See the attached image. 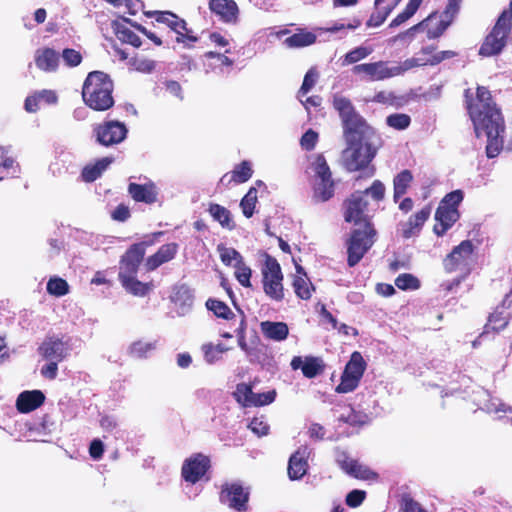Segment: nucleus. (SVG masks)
<instances>
[{
	"instance_id": "f3484780",
	"label": "nucleus",
	"mask_w": 512,
	"mask_h": 512,
	"mask_svg": "<svg viewBox=\"0 0 512 512\" xmlns=\"http://www.w3.org/2000/svg\"><path fill=\"white\" fill-rule=\"evenodd\" d=\"M156 21L167 24L168 27L177 33V42H184L185 39L191 42L198 40L196 36L190 34L186 22L171 12H157Z\"/></svg>"
},
{
	"instance_id": "39448f33",
	"label": "nucleus",
	"mask_w": 512,
	"mask_h": 512,
	"mask_svg": "<svg viewBox=\"0 0 512 512\" xmlns=\"http://www.w3.org/2000/svg\"><path fill=\"white\" fill-rule=\"evenodd\" d=\"M263 290L271 300L280 302L284 298L283 274L278 261L266 254L261 269Z\"/></svg>"
},
{
	"instance_id": "09e8293b",
	"label": "nucleus",
	"mask_w": 512,
	"mask_h": 512,
	"mask_svg": "<svg viewBox=\"0 0 512 512\" xmlns=\"http://www.w3.org/2000/svg\"><path fill=\"white\" fill-rule=\"evenodd\" d=\"M206 307L219 318L229 319L230 316L234 315L231 309L220 300L209 298L206 301Z\"/></svg>"
},
{
	"instance_id": "bb28decb",
	"label": "nucleus",
	"mask_w": 512,
	"mask_h": 512,
	"mask_svg": "<svg viewBox=\"0 0 512 512\" xmlns=\"http://www.w3.org/2000/svg\"><path fill=\"white\" fill-rule=\"evenodd\" d=\"M57 101L58 96L54 90L42 89L27 96L24 107L27 112L34 113L39 109L40 103L51 105L56 104Z\"/></svg>"
},
{
	"instance_id": "ddd939ff",
	"label": "nucleus",
	"mask_w": 512,
	"mask_h": 512,
	"mask_svg": "<svg viewBox=\"0 0 512 512\" xmlns=\"http://www.w3.org/2000/svg\"><path fill=\"white\" fill-rule=\"evenodd\" d=\"M219 500L235 511L244 512L248 508L249 491L239 483H226L221 488Z\"/></svg>"
},
{
	"instance_id": "f8f14e48",
	"label": "nucleus",
	"mask_w": 512,
	"mask_h": 512,
	"mask_svg": "<svg viewBox=\"0 0 512 512\" xmlns=\"http://www.w3.org/2000/svg\"><path fill=\"white\" fill-rule=\"evenodd\" d=\"M367 201L361 192H356L344 203V219L358 228H371V223L365 214Z\"/></svg>"
},
{
	"instance_id": "2eb2a0df",
	"label": "nucleus",
	"mask_w": 512,
	"mask_h": 512,
	"mask_svg": "<svg viewBox=\"0 0 512 512\" xmlns=\"http://www.w3.org/2000/svg\"><path fill=\"white\" fill-rule=\"evenodd\" d=\"M146 244L144 242L131 245L121 257L119 263V278L136 275L139 265L145 255Z\"/></svg>"
},
{
	"instance_id": "20e7f679",
	"label": "nucleus",
	"mask_w": 512,
	"mask_h": 512,
	"mask_svg": "<svg viewBox=\"0 0 512 512\" xmlns=\"http://www.w3.org/2000/svg\"><path fill=\"white\" fill-rule=\"evenodd\" d=\"M512 32V0L509 9L504 10L491 32L485 37L479 49V55L491 57L499 55L507 45V37Z\"/></svg>"
},
{
	"instance_id": "e433bc0d",
	"label": "nucleus",
	"mask_w": 512,
	"mask_h": 512,
	"mask_svg": "<svg viewBox=\"0 0 512 512\" xmlns=\"http://www.w3.org/2000/svg\"><path fill=\"white\" fill-rule=\"evenodd\" d=\"M156 349V341H143L137 340L132 342L127 353L130 357L135 359H145L149 354Z\"/></svg>"
},
{
	"instance_id": "e2e57ef3",
	"label": "nucleus",
	"mask_w": 512,
	"mask_h": 512,
	"mask_svg": "<svg viewBox=\"0 0 512 512\" xmlns=\"http://www.w3.org/2000/svg\"><path fill=\"white\" fill-rule=\"evenodd\" d=\"M314 171L317 176V180L331 179L330 168L322 155H318L314 162Z\"/></svg>"
},
{
	"instance_id": "2f4dec72",
	"label": "nucleus",
	"mask_w": 512,
	"mask_h": 512,
	"mask_svg": "<svg viewBox=\"0 0 512 512\" xmlns=\"http://www.w3.org/2000/svg\"><path fill=\"white\" fill-rule=\"evenodd\" d=\"M127 22L128 20L126 18L115 20L111 24L112 29L120 41L138 48L141 46V40L138 35L126 26Z\"/></svg>"
},
{
	"instance_id": "dca6fc26",
	"label": "nucleus",
	"mask_w": 512,
	"mask_h": 512,
	"mask_svg": "<svg viewBox=\"0 0 512 512\" xmlns=\"http://www.w3.org/2000/svg\"><path fill=\"white\" fill-rule=\"evenodd\" d=\"M352 71L356 75L365 74L369 81L385 80L397 76L398 72L394 66H389V63L384 61L358 64L353 67Z\"/></svg>"
},
{
	"instance_id": "f257e3e1",
	"label": "nucleus",
	"mask_w": 512,
	"mask_h": 512,
	"mask_svg": "<svg viewBox=\"0 0 512 512\" xmlns=\"http://www.w3.org/2000/svg\"><path fill=\"white\" fill-rule=\"evenodd\" d=\"M332 103L341 118L347 143L342 154L344 166L350 172L362 170L376 156L382 143L381 137L355 110L348 98L335 94Z\"/></svg>"
},
{
	"instance_id": "423d86ee",
	"label": "nucleus",
	"mask_w": 512,
	"mask_h": 512,
	"mask_svg": "<svg viewBox=\"0 0 512 512\" xmlns=\"http://www.w3.org/2000/svg\"><path fill=\"white\" fill-rule=\"evenodd\" d=\"M14 430L6 429V431L16 440H35L47 442L44 437L51 435L56 430V424L48 415H45L41 421L28 423L16 422Z\"/></svg>"
},
{
	"instance_id": "6ab92c4d",
	"label": "nucleus",
	"mask_w": 512,
	"mask_h": 512,
	"mask_svg": "<svg viewBox=\"0 0 512 512\" xmlns=\"http://www.w3.org/2000/svg\"><path fill=\"white\" fill-rule=\"evenodd\" d=\"M39 353L46 360L61 362L70 353V347L66 341L56 337L46 339L39 347Z\"/></svg>"
},
{
	"instance_id": "3c124183",
	"label": "nucleus",
	"mask_w": 512,
	"mask_h": 512,
	"mask_svg": "<svg viewBox=\"0 0 512 512\" xmlns=\"http://www.w3.org/2000/svg\"><path fill=\"white\" fill-rule=\"evenodd\" d=\"M346 473L354 478L369 480L376 477V474L372 472L368 467L360 464L358 461L350 463V467Z\"/></svg>"
},
{
	"instance_id": "0eeeda50",
	"label": "nucleus",
	"mask_w": 512,
	"mask_h": 512,
	"mask_svg": "<svg viewBox=\"0 0 512 512\" xmlns=\"http://www.w3.org/2000/svg\"><path fill=\"white\" fill-rule=\"evenodd\" d=\"M128 135V128L124 122L118 120H105L93 127L95 141L104 147H113L121 144Z\"/></svg>"
},
{
	"instance_id": "13d9d810",
	"label": "nucleus",
	"mask_w": 512,
	"mask_h": 512,
	"mask_svg": "<svg viewBox=\"0 0 512 512\" xmlns=\"http://www.w3.org/2000/svg\"><path fill=\"white\" fill-rule=\"evenodd\" d=\"M463 198L464 194L462 190H454L445 195L439 206H444V208L450 209H458V206L463 201Z\"/></svg>"
},
{
	"instance_id": "a18cd8bd",
	"label": "nucleus",
	"mask_w": 512,
	"mask_h": 512,
	"mask_svg": "<svg viewBox=\"0 0 512 512\" xmlns=\"http://www.w3.org/2000/svg\"><path fill=\"white\" fill-rule=\"evenodd\" d=\"M454 16H447L444 13L441 15L440 20L436 23L435 26H432V22L429 23L427 28V37L429 39H435L440 37L444 31L450 26Z\"/></svg>"
},
{
	"instance_id": "aec40b11",
	"label": "nucleus",
	"mask_w": 512,
	"mask_h": 512,
	"mask_svg": "<svg viewBox=\"0 0 512 512\" xmlns=\"http://www.w3.org/2000/svg\"><path fill=\"white\" fill-rule=\"evenodd\" d=\"M209 9L224 23L238 22L239 8L234 0H209Z\"/></svg>"
},
{
	"instance_id": "9d476101",
	"label": "nucleus",
	"mask_w": 512,
	"mask_h": 512,
	"mask_svg": "<svg viewBox=\"0 0 512 512\" xmlns=\"http://www.w3.org/2000/svg\"><path fill=\"white\" fill-rule=\"evenodd\" d=\"M374 229L371 228H355L352 231L351 237L347 246V263L349 267L356 266L363 258L365 253L373 245Z\"/></svg>"
},
{
	"instance_id": "37998d69",
	"label": "nucleus",
	"mask_w": 512,
	"mask_h": 512,
	"mask_svg": "<svg viewBox=\"0 0 512 512\" xmlns=\"http://www.w3.org/2000/svg\"><path fill=\"white\" fill-rule=\"evenodd\" d=\"M422 0H409L403 12L399 13L390 23V27H398L409 20L418 10Z\"/></svg>"
},
{
	"instance_id": "8fccbe9b",
	"label": "nucleus",
	"mask_w": 512,
	"mask_h": 512,
	"mask_svg": "<svg viewBox=\"0 0 512 512\" xmlns=\"http://www.w3.org/2000/svg\"><path fill=\"white\" fill-rule=\"evenodd\" d=\"M247 427L258 437L267 436L270 431V426L264 415L253 417Z\"/></svg>"
},
{
	"instance_id": "de8ad7c7",
	"label": "nucleus",
	"mask_w": 512,
	"mask_h": 512,
	"mask_svg": "<svg viewBox=\"0 0 512 512\" xmlns=\"http://www.w3.org/2000/svg\"><path fill=\"white\" fill-rule=\"evenodd\" d=\"M373 52L371 47L359 46L345 54L342 65H350L365 59Z\"/></svg>"
},
{
	"instance_id": "864d4df0",
	"label": "nucleus",
	"mask_w": 512,
	"mask_h": 512,
	"mask_svg": "<svg viewBox=\"0 0 512 512\" xmlns=\"http://www.w3.org/2000/svg\"><path fill=\"white\" fill-rule=\"evenodd\" d=\"M217 250L220 254L221 261L225 265H232L233 261H235V263L243 261L242 255L234 248L218 245Z\"/></svg>"
},
{
	"instance_id": "473e14b6",
	"label": "nucleus",
	"mask_w": 512,
	"mask_h": 512,
	"mask_svg": "<svg viewBox=\"0 0 512 512\" xmlns=\"http://www.w3.org/2000/svg\"><path fill=\"white\" fill-rule=\"evenodd\" d=\"M208 212L213 218V220L217 221L222 228L230 231L235 229L236 225L232 218V214L224 206H221L216 203H211L209 205Z\"/></svg>"
},
{
	"instance_id": "5fc2aeb1",
	"label": "nucleus",
	"mask_w": 512,
	"mask_h": 512,
	"mask_svg": "<svg viewBox=\"0 0 512 512\" xmlns=\"http://www.w3.org/2000/svg\"><path fill=\"white\" fill-rule=\"evenodd\" d=\"M395 285L401 290H416L420 287V281L412 274L403 273L395 279Z\"/></svg>"
},
{
	"instance_id": "6e6d98bb",
	"label": "nucleus",
	"mask_w": 512,
	"mask_h": 512,
	"mask_svg": "<svg viewBox=\"0 0 512 512\" xmlns=\"http://www.w3.org/2000/svg\"><path fill=\"white\" fill-rule=\"evenodd\" d=\"M483 409L488 413L494 414L512 412V408L510 406L503 403L501 399L492 396H489Z\"/></svg>"
},
{
	"instance_id": "393cba45",
	"label": "nucleus",
	"mask_w": 512,
	"mask_h": 512,
	"mask_svg": "<svg viewBox=\"0 0 512 512\" xmlns=\"http://www.w3.org/2000/svg\"><path fill=\"white\" fill-rule=\"evenodd\" d=\"M177 252L178 245L176 243L162 245L155 254L146 259L145 267L147 271H154L162 264L171 261L175 258Z\"/></svg>"
},
{
	"instance_id": "c9c22d12",
	"label": "nucleus",
	"mask_w": 512,
	"mask_h": 512,
	"mask_svg": "<svg viewBox=\"0 0 512 512\" xmlns=\"http://www.w3.org/2000/svg\"><path fill=\"white\" fill-rule=\"evenodd\" d=\"M296 270L298 275H296L293 280L294 291L299 298L308 300L312 295V284L301 266H296Z\"/></svg>"
},
{
	"instance_id": "cd10ccee",
	"label": "nucleus",
	"mask_w": 512,
	"mask_h": 512,
	"mask_svg": "<svg viewBox=\"0 0 512 512\" xmlns=\"http://www.w3.org/2000/svg\"><path fill=\"white\" fill-rule=\"evenodd\" d=\"M430 213L431 209L429 207H424L412 215L407 222L401 224L403 237L409 239L417 235L422 229L424 223L428 220Z\"/></svg>"
},
{
	"instance_id": "b1692460",
	"label": "nucleus",
	"mask_w": 512,
	"mask_h": 512,
	"mask_svg": "<svg viewBox=\"0 0 512 512\" xmlns=\"http://www.w3.org/2000/svg\"><path fill=\"white\" fill-rule=\"evenodd\" d=\"M460 213L458 209L444 208L438 206L435 213V220L437 223L434 225L433 231L436 235L442 236L450 229L454 223L459 219Z\"/></svg>"
},
{
	"instance_id": "4468645a",
	"label": "nucleus",
	"mask_w": 512,
	"mask_h": 512,
	"mask_svg": "<svg viewBox=\"0 0 512 512\" xmlns=\"http://www.w3.org/2000/svg\"><path fill=\"white\" fill-rule=\"evenodd\" d=\"M210 468L209 457L197 453L187 458L182 465V478L189 484H196Z\"/></svg>"
},
{
	"instance_id": "49530a36",
	"label": "nucleus",
	"mask_w": 512,
	"mask_h": 512,
	"mask_svg": "<svg viewBox=\"0 0 512 512\" xmlns=\"http://www.w3.org/2000/svg\"><path fill=\"white\" fill-rule=\"evenodd\" d=\"M46 290L50 295L61 297L68 294L69 285L66 280L54 276L48 280Z\"/></svg>"
},
{
	"instance_id": "72a5a7b5",
	"label": "nucleus",
	"mask_w": 512,
	"mask_h": 512,
	"mask_svg": "<svg viewBox=\"0 0 512 512\" xmlns=\"http://www.w3.org/2000/svg\"><path fill=\"white\" fill-rule=\"evenodd\" d=\"M119 280L128 293L138 297L146 296L153 288L151 283L139 281L136 275L119 278Z\"/></svg>"
},
{
	"instance_id": "4be33fe9",
	"label": "nucleus",
	"mask_w": 512,
	"mask_h": 512,
	"mask_svg": "<svg viewBox=\"0 0 512 512\" xmlns=\"http://www.w3.org/2000/svg\"><path fill=\"white\" fill-rule=\"evenodd\" d=\"M36 67L46 73H54L60 64V54L50 47L38 48L34 53Z\"/></svg>"
},
{
	"instance_id": "bf43d9fd",
	"label": "nucleus",
	"mask_w": 512,
	"mask_h": 512,
	"mask_svg": "<svg viewBox=\"0 0 512 512\" xmlns=\"http://www.w3.org/2000/svg\"><path fill=\"white\" fill-rule=\"evenodd\" d=\"M234 267L236 269L235 276L239 283L244 287H250V278L252 274L251 269L248 266H246L243 261H241L240 263H234Z\"/></svg>"
},
{
	"instance_id": "5701e85b",
	"label": "nucleus",
	"mask_w": 512,
	"mask_h": 512,
	"mask_svg": "<svg viewBox=\"0 0 512 512\" xmlns=\"http://www.w3.org/2000/svg\"><path fill=\"white\" fill-rule=\"evenodd\" d=\"M128 193L136 202L153 204L157 201L158 191L154 182L149 181L145 184L130 183Z\"/></svg>"
},
{
	"instance_id": "a211bd4d",
	"label": "nucleus",
	"mask_w": 512,
	"mask_h": 512,
	"mask_svg": "<svg viewBox=\"0 0 512 512\" xmlns=\"http://www.w3.org/2000/svg\"><path fill=\"white\" fill-rule=\"evenodd\" d=\"M312 450L308 446H301L289 458L288 476L291 480H300L308 470V458Z\"/></svg>"
},
{
	"instance_id": "ea45409f",
	"label": "nucleus",
	"mask_w": 512,
	"mask_h": 512,
	"mask_svg": "<svg viewBox=\"0 0 512 512\" xmlns=\"http://www.w3.org/2000/svg\"><path fill=\"white\" fill-rule=\"evenodd\" d=\"M316 41V35L308 31H300L287 37L284 43L290 48H301L312 45Z\"/></svg>"
},
{
	"instance_id": "9b49d317",
	"label": "nucleus",
	"mask_w": 512,
	"mask_h": 512,
	"mask_svg": "<svg viewBox=\"0 0 512 512\" xmlns=\"http://www.w3.org/2000/svg\"><path fill=\"white\" fill-rule=\"evenodd\" d=\"M366 369V363L362 355L355 351L345 366L341 376V382L336 387L338 393H348L355 390Z\"/></svg>"
},
{
	"instance_id": "6e6552de",
	"label": "nucleus",
	"mask_w": 512,
	"mask_h": 512,
	"mask_svg": "<svg viewBox=\"0 0 512 512\" xmlns=\"http://www.w3.org/2000/svg\"><path fill=\"white\" fill-rule=\"evenodd\" d=\"M510 318H512V290L505 295L501 304L498 305L494 312L490 314L488 323L484 327V331L476 340L473 341V347L476 348L480 345L481 341L489 336L490 331L495 333L504 329Z\"/></svg>"
},
{
	"instance_id": "338daca9",
	"label": "nucleus",
	"mask_w": 512,
	"mask_h": 512,
	"mask_svg": "<svg viewBox=\"0 0 512 512\" xmlns=\"http://www.w3.org/2000/svg\"><path fill=\"white\" fill-rule=\"evenodd\" d=\"M375 11L371 14L370 18L366 22L367 27H378L389 16L391 11H388L384 6L374 7Z\"/></svg>"
},
{
	"instance_id": "79ce46f5",
	"label": "nucleus",
	"mask_w": 512,
	"mask_h": 512,
	"mask_svg": "<svg viewBox=\"0 0 512 512\" xmlns=\"http://www.w3.org/2000/svg\"><path fill=\"white\" fill-rule=\"evenodd\" d=\"M252 175L253 169L251 162L244 160L234 167L231 180L236 183H245L252 177Z\"/></svg>"
},
{
	"instance_id": "c85d7f7f",
	"label": "nucleus",
	"mask_w": 512,
	"mask_h": 512,
	"mask_svg": "<svg viewBox=\"0 0 512 512\" xmlns=\"http://www.w3.org/2000/svg\"><path fill=\"white\" fill-rule=\"evenodd\" d=\"M171 299L175 305L178 306V314L185 315L190 311L193 305L194 296L191 289L182 284L174 288Z\"/></svg>"
},
{
	"instance_id": "680f3d73",
	"label": "nucleus",
	"mask_w": 512,
	"mask_h": 512,
	"mask_svg": "<svg viewBox=\"0 0 512 512\" xmlns=\"http://www.w3.org/2000/svg\"><path fill=\"white\" fill-rule=\"evenodd\" d=\"M318 73L314 69H310L304 76L303 83L298 91V97H304L316 84Z\"/></svg>"
},
{
	"instance_id": "a878e982",
	"label": "nucleus",
	"mask_w": 512,
	"mask_h": 512,
	"mask_svg": "<svg viewBox=\"0 0 512 512\" xmlns=\"http://www.w3.org/2000/svg\"><path fill=\"white\" fill-rule=\"evenodd\" d=\"M45 400V395L40 390L21 392L16 400L17 410L21 413L31 412L40 407Z\"/></svg>"
},
{
	"instance_id": "774afa93",
	"label": "nucleus",
	"mask_w": 512,
	"mask_h": 512,
	"mask_svg": "<svg viewBox=\"0 0 512 512\" xmlns=\"http://www.w3.org/2000/svg\"><path fill=\"white\" fill-rule=\"evenodd\" d=\"M276 390H270L263 393H254L252 407H260L273 403L276 398Z\"/></svg>"
},
{
	"instance_id": "4c0bfd02",
	"label": "nucleus",
	"mask_w": 512,
	"mask_h": 512,
	"mask_svg": "<svg viewBox=\"0 0 512 512\" xmlns=\"http://www.w3.org/2000/svg\"><path fill=\"white\" fill-rule=\"evenodd\" d=\"M413 175L411 171L405 169L398 173L393 180L394 186V201L398 202L399 199L407 192L410 184L412 183Z\"/></svg>"
},
{
	"instance_id": "4d7b16f0",
	"label": "nucleus",
	"mask_w": 512,
	"mask_h": 512,
	"mask_svg": "<svg viewBox=\"0 0 512 512\" xmlns=\"http://www.w3.org/2000/svg\"><path fill=\"white\" fill-rule=\"evenodd\" d=\"M65 66L69 68L77 67L81 64L83 57L82 54L72 48H65L60 54Z\"/></svg>"
},
{
	"instance_id": "c03bdc74",
	"label": "nucleus",
	"mask_w": 512,
	"mask_h": 512,
	"mask_svg": "<svg viewBox=\"0 0 512 512\" xmlns=\"http://www.w3.org/2000/svg\"><path fill=\"white\" fill-rule=\"evenodd\" d=\"M256 203L257 190L255 187H251L240 201V207L242 209L243 215L246 218H251L253 216Z\"/></svg>"
},
{
	"instance_id": "c756f323",
	"label": "nucleus",
	"mask_w": 512,
	"mask_h": 512,
	"mask_svg": "<svg viewBox=\"0 0 512 512\" xmlns=\"http://www.w3.org/2000/svg\"><path fill=\"white\" fill-rule=\"evenodd\" d=\"M260 329L266 339L276 342L284 341L289 334L288 325L284 322L263 321Z\"/></svg>"
},
{
	"instance_id": "052dcab7",
	"label": "nucleus",
	"mask_w": 512,
	"mask_h": 512,
	"mask_svg": "<svg viewBox=\"0 0 512 512\" xmlns=\"http://www.w3.org/2000/svg\"><path fill=\"white\" fill-rule=\"evenodd\" d=\"M131 65L138 72L151 73L156 68L157 62L146 57H136L131 60Z\"/></svg>"
},
{
	"instance_id": "f03ea898",
	"label": "nucleus",
	"mask_w": 512,
	"mask_h": 512,
	"mask_svg": "<svg viewBox=\"0 0 512 512\" xmlns=\"http://www.w3.org/2000/svg\"><path fill=\"white\" fill-rule=\"evenodd\" d=\"M476 98L477 104L468 106L469 115L476 136H486L487 138V157L495 158L503 149L504 119L486 87L479 86L477 88Z\"/></svg>"
},
{
	"instance_id": "0e129e2a",
	"label": "nucleus",
	"mask_w": 512,
	"mask_h": 512,
	"mask_svg": "<svg viewBox=\"0 0 512 512\" xmlns=\"http://www.w3.org/2000/svg\"><path fill=\"white\" fill-rule=\"evenodd\" d=\"M347 411V424L352 426H361L369 421V417L362 412L355 411L351 406H345Z\"/></svg>"
},
{
	"instance_id": "69168bd1",
	"label": "nucleus",
	"mask_w": 512,
	"mask_h": 512,
	"mask_svg": "<svg viewBox=\"0 0 512 512\" xmlns=\"http://www.w3.org/2000/svg\"><path fill=\"white\" fill-rule=\"evenodd\" d=\"M201 350L203 352L205 362L209 365H213L222 359L220 350L214 347V344L212 343L203 344Z\"/></svg>"
},
{
	"instance_id": "603ef678",
	"label": "nucleus",
	"mask_w": 512,
	"mask_h": 512,
	"mask_svg": "<svg viewBox=\"0 0 512 512\" xmlns=\"http://www.w3.org/2000/svg\"><path fill=\"white\" fill-rule=\"evenodd\" d=\"M411 118L404 113L391 114L386 118V124L396 130H405L409 127Z\"/></svg>"
},
{
	"instance_id": "a19ab883",
	"label": "nucleus",
	"mask_w": 512,
	"mask_h": 512,
	"mask_svg": "<svg viewBox=\"0 0 512 512\" xmlns=\"http://www.w3.org/2000/svg\"><path fill=\"white\" fill-rule=\"evenodd\" d=\"M233 396L243 407H252L254 392L252 386L246 383H239L236 386Z\"/></svg>"
},
{
	"instance_id": "f704fd0d",
	"label": "nucleus",
	"mask_w": 512,
	"mask_h": 512,
	"mask_svg": "<svg viewBox=\"0 0 512 512\" xmlns=\"http://www.w3.org/2000/svg\"><path fill=\"white\" fill-rule=\"evenodd\" d=\"M7 153L8 151L4 147H0V181L18 177L20 174L19 165Z\"/></svg>"
},
{
	"instance_id": "58836bf2",
	"label": "nucleus",
	"mask_w": 512,
	"mask_h": 512,
	"mask_svg": "<svg viewBox=\"0 0 512 512\" xmlns=\"http://www.w3.org/2000/svg\"><path fill=\"white\" fill-rule=\"evenodd\" d=\"M334 195L332 179L317 180L314 184L313 199L316 202H326Z\"/></svg>"
},
{
	"instance_id": "7ed1b4c3",
	"label": "nucleus",
	"mask_w": 512,
	"mask_h": 512,
	"mask_svg": "<svg viewBox=\"0 0 512 512\" xmlns=\"http://www.w3.org/2000/svg\"><path fill=\"white\" fill-rule=\"evenodd\" d=\"M113 82L102 71L90 72L84 82L82 98L87 106L96 111H105L114 104Z\"/></svg>"
},
{
	"instance_id": "412c9836",
	"label": "nucleus",
	"mask_w": 512,
	"mask_h": 512,
	"mask_svg": "<svg viewBox=\"0 0 512 512\" xmlns=\"http://www.w3.org/2000/svg\"><path fill=\"white\" fill-rule=\"evenodd\" d=\"M290 366L293 370L300 369L306 378L312 379L320 375L325 368L324 361L320 357L314 356H294Z\"/></svg>"
},
{
	"instance_id": "7c9ffc66",
	"label": "nucleus",
	"mask_w": 512,
	"mask_h": 512,
	"mask_svg": "<svg viewBox=\"0 0 512 512\" xmlns=\"http://www.w3.org/2000/svg\"><path fill=\"white\" fill-rule=\"evenodd\" d=\"M113 161V157H103L96 160L92 164L86 165L81 172L83 181L88 183L94 182L99 177H101V175L108 169Z\"/></svg>"
},
{
	"instance_id": "1a4fd4ad",
	"label": "nucleus",
	"mask_w": 512,
	"mask_h": 512,
	"mask_svg": "<svg viewBox=\"0 0 512 512\" xmlns=\"http://www.w3.org/2000/svg\"><path fill=\"white\" fill-rule=\"evenodd\" d=\"M474 246L470 240L462 241L443 260L446 272L459 271L464 276L469 274L473 263Z\"/></svg>"
}]
</instances>
